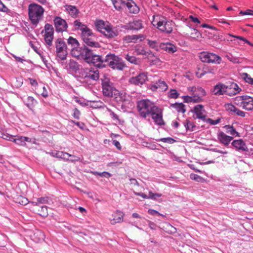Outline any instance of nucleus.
I'll list each match as a JSON object with an SVG mask.
<instances>
[{"mask_svg":"<svg viewBox=\"0 0 253 253\" xmlns=\"http://www.w3.org/2000/svg\"><path fill=\"white\" fill-rule=\"evenodd\" d=\"M90 60L89 63H91L95 66L99 68H104L106 67L105 58H103L101 55L94 54Z\"/></svg>","mask_w":253,"mask_h":253,"instance_id":"obj_20","label":"nucleus"},{"mask_svg":"<svg viewBox=\"0 0 253 253\" xmlns=\"http://www.w3.org/2000/svg\"><path fill=\"white\" fill-rule=\"evenodd\" d=\"M225 94L232 96L237 94L241 91V89L238 84L234 83H232L230 84L225 85Z\"/></svg>","mask_w":253,"mask_h":253,"instance_id":"obj_16","label":"nucleus"},{"mask_svg":"<svg viewBox=\"0 0 253 253\" xmlns=\"http://www.w3.org/2000/svg\"><path fill=\"white\" fill-rule=\"evenodd\" d=\"M124 214L119 211L114 212L109 217V221L111 224L114 225L121 223L123 221Z\"/></svg>","mask_w":253,"mask_h":253,"instance_id":"obj_21","label":"nucleus"},{"mask_svg":"<svg viewBox=\"0 0 253 253\" xmlns=\"http://www.w3.org/2000/svg\"><path fill=\"white\" fill-rule=\"evenodd\" d=\"M74 26L76 30H80L81 31L84 29L86 26L83 24L79 20H76L74 22Z\"/></svg>","mask_w":253,"mask_h":253,"instance_id":"obj_47","label":"nucleus"},{"mask_svg":"<svg viewBox=\"0 0 253 253\" xmlns=\"http://www.w3.org/2000/svg\"><path fill=\"white\" fill-rule=\"evenodd\" d=\"M240 14L242 15H251L253 16V10L251 9H247L246 11H240Z\"/></svg>","mask_w":253,"mask_h":253,"instance_id":"obj_64","label":"nucleus"},{"mask_svg":"<svg viewBox=\"0 0 253 253\" xmlns=\"http://www.w3.org/2000/svg\"><path fill=\"white\" fill-rule=\"evenodd\" d=\"M199 58L203 62L220 64L221 58L218 55L211 52L203 51L200 53Z\"/></svg>","mask_w":253,"mask_h":253,"instance_id":"obj_8","label":"nucleus"},{"mask_svg":"<svg viewBox=\"0 0 253 253\" xmlns=\"http://www.w3.org/2000/svg\"><path fill=\"white\" fill-rule=\"evenodd\" d=\"M184 126L187 130L190 131H193L195 127V126L194 123L189 120H186L184 123Z\"/></svg>","mask_w":253,"mask_h":253,"instance_id":"obj_45","label":"nucleus"},{"mask_svg":"<svg viewBox=\"0 0 253 253\" xmlns=\"http://www.w3.org/2000/svg\"><path fill=\"white\" fill-rule=\"evenodd\" d=\"M171 106L175 108L179 113H184L186 111L185 106L182 103L172 104Z\"/></svg>","mask_w":253,"mask_h":253,"instance_id":"obj_34","label":"nucleus"},{"mask_svg":"<svg viewBox=\"0 0 253 253\" xmlns=\"http://www.w3.org/2000/svg\"><path fill=\"white\" fill-rule=\"evenodd\" d=\"M179 95V94L176 90L171 89L169 92L168 97L170 98L176 99L178 97Z\"/></svg>","mask_w":253,"mask_h":253,"instance_id":"obj_49","label":"nucleus"},{"mask_svg":"<svg viewBox=\"0 0 253 253\" xmlns=\"http://www.w3.org/2000/svg\"><path fill=\"white\" fill-rule=\"evenodd\" d=\"M225 57L230 61L234 63H240L241 62L239 61V59L237 58H233L231 55H226Z\"/></svg>","mask_w":253,"mask_h":253,"instance_id":"obj_63","label":"nucleus"},{"mask_svg":"<svg viewBox=\"0 0 253 253\" xmlns=\"http://www.w3.org/2000/svg\"><path fill=\"white\" fill-rule=\"evenodd\" d=\"M66 9L68 11L69 14L72 17H76L79 13V10L75 6L72 5H68Z\"/></svg>","mask_w":253,"mask_h":253,"instance_id":"obj_36","label":"nucleus"},{"mask_svg":"<svg viewBox=\"0 0 253 253\" xmlns=\"http://www.w3.org/2000/svg\"><path fill=\"white\" fill-rule=\"evenodd\" d=\"M191 30V32L190 34V37L194 39H198L201 37L202 34L197 29L195 28H192L190 27Z\"/></svg>","mask_w":253,"mask_h":253,"instance_id":"obj_42","label":"nucleus"},{"mask_svg":"<svg viewBox=\"0 0 253 253\" xmlns=\"http://www.w3.org/2000/svg\"><path fill=\"white\" fill-rule=\"evenodd\" d=\"M151 23L154 26L163 32L170 34L172 32L173 22L168 21L164 17L159 15L153 16V19Z\"/></svg>","mask_w":253,"mask_h":253,"instance_id":"obj_2","label":"nucleus"},{"mask_svg":"<svg viewBox=\"0 0 253 253\" xmlns=\"http://www.w3.org/2000/svg\"><path fill=\"white\" fill-rule=\"evenodd\" d=\"M217 137L219 142L225 146H228L233 139L232 136H228L222 131H219L217 133Z\"/></svg>","mask_w":253,"mask_h":253,"instance_id":"obj_23","label":"nucleus"},{"mask_svg":"<svg viewBox=\"0 0 253 253\" xmlns=\"http://www.w3.org/2000/svg\"><path fill=\"white\" fill-rule=\"evenodd\" d=\"M55 47L57 56L61 60L66 59L67 51L65 42L61 39H58L55 42Z\"/></svg>","mask_w":253,"mask_h":253,"instance_id":"obj_9","label":"nucleus"},{"mask_svg":"<svg viewBox=\"0 0 253 253\" xmlns=\"http://www.w3.org/2000/svg\"><path fill=\"white\" fill-rule=\"evenodd\" d=\"M147 80V75L146 73H142L139 74L138 76L132 77L129 79V83L137 85L143 84Z\"/></svg>","mask_w":253,"mask_h":253,"instance_id":"obj_17","label":"nucleus"},{"mask_svg":"<svg viewBox=\"0 0 253 253\" xmlns=\"http://www.w3.org/2000/svg\"><path fill=\"white\" fill-rule=\"evenodd\" d=\"M233 101L235 104L246 110H253V98L250 96H238L234 98Z\"/></svg>","mask_w":253,"mask_h":253,"instance_id":"obj_6","label":"nucleus"},{"mask_svg":"<svg viewBox=\"0 0 253 253\" xmlns=\"http://www.w3.org/2000/svg\"><path fill=\"white\" fill-rule=\"evenodd\" d=\"M16 202L21 205H26L29 203L28 199L22 196H18Z\"/></svg>","mask_w":253,"mask_h":253,"instance_id":"obj_48","label":"nucleus"},{"mask_svg":"<svg viewBox=\"0 0 253 253\" xmlns=\"http://www.w3.org/2000/svg\"><path fill=\"white\" fill-rule=\"evenodd\" d=\"M83 76L84 79H90L93 81H97L99 78L98 70L92 69H86Z\"/></svg>","mask_w":253,"mask_h":253,"instance_id":"obj_19","label":"nucleus"},{"mask_svg":"<svg viewBox=\"0 0 253 253\" xmlns=\"http://www.w3.org/2000/svg\"><path fill=\"white\" fill-rule=\"evenodd\" d=\"M44 8L41 5L33 3L28 6V16L32 24L35 27L43 20Z\"/></svg>","mask_w":253,"mask_h":253,"instance_id":"obj_1","label":"nucleus"},{"mask_svg":"<svg viewBox=\"0 0 253 253\" xmlns=\"http://www.w3.org/2000/svg\"><path fill=\"white\" fill-rule=\"evenodd\" d=\"M92 173L94 175H98V176H100L101 177H105L106 178H109L111 176V174L107 171H103L102 172H99L98 171H94V172H92Z\"/></svg>","mask_w":253,"mask_h":253,"instance_id":"obj_51","label":"nucleus"},{"mask_svg":"<svg viewBox=\"0 0 253 253\" xmlns=\"http://www.w3.org/2000/svg\"><path fill=\"white\" fill-rule=\"evenodd\" d=\"M15 138H14L13 142L18 146H26V142L29 143H32L33 144H36V139H32L30 137L26 136H23L20 135L14 136Z\"/></svg>","mask_w":253,"mask_h":253,"instance_id":"obj_14","label":"nucleus"},{"mask_svg":"<svg viewBox=\"0 0 253 253\" xmlns=\"http://www.w3.org/2000/svg\"><path fill=\"white\" fill-rule=\"evenodd\" d=\"M67 42L69 45H71L72 48L77 47V46H79V43L78 41L76 39L73 38L72 37H69V38L68 39Z\"/></svg>","mask_w":253,"mask_h":253,"instance_id":"obj_44","label":"nucleus"},{"mask_svg":"<svg viewBox=\"0 0 253 253\" xmlns=\"http://www.w3.org/2000/svg\"><path fill=\"white\" fill-rule=\"evenodd\" d=\"M53 22L57 32H63L66 31L68 28L67 23L60 17L56 16L53 20Z\"/></svg>","mask_w":253,"mask_h":253,"instance_id":"obj_12","label":"nucleus"},{"mask_svg":"<svg viewBox=\"0 0 253 253\" xmlns=\"http://www.w3.org/2000/svg\"><path fill=\"white\" fill-rule=\"evenodd\" d=\"M0 11L7 14L11 13L10 10L0 0Z\"/></svg>","mask_w":253,"mask_h":253,"instance_id":"obj_57","label":"nucleus"},{"mask_svg":"<svg viewBox=\"0 0 253 253\" xmlns=\"http://www.w3.org/2000/svg\"><path fill=\"white\" fill-rule=\"evenodd\" d=\"M241 77L247 83L253 85V78L246 73H243L240 74Z\"/></svg>","mask_w":253,"mask_h":253,"instance_id":"obj_40","label":"nucleus"},{"mask_svg":"<svg viewBox=\"0 0 253 253\" xmlns=\"http://www.w3.org/2000/svg\"><path fill=\"white\" fill-rule=\"evenodd\" d=\"M37 104V101L34 98V97L32 96H29L27 98L26 105L30 109L33 108Z\"/></svg>","mask_w":253,"mask_h":253,"instance_id":"obj_38","label":"nucleus"},{"mask_svg":"<svg viewBox=\"0 0 253 253\" xmlns=\"http://www.w3.org/2000/svg\"><path fill=\"white\" fill-rule=\"evenodd\" d=\"M225 85L222 83H218L215 85L213 89L212 92L214 95H221L225 94Z\"/></svg>","mask_w":253,"mask_h":253,"instance_id":"obj_29","label":"nucleus"},{"mask_svg":"<svg viewBox=\"0 0 253 253\" xmlns=\"http://www.w3.org/2000/svg\"><path fill=\"white\" fill-rule=\"evenodd\" d=\"M168 86L164 81L159 80L158 82L150 86V89L153 91L157 90L164 91L167 90Z\"/></svg>","mask_w":253,"mask_h":253,"instance_id":"obj_18","label":"nucleus"},{"mask_svg":"<svg viewBox=\"0 0 253 253\" xmlns=\"http://www.w3.org/2000/svg\"><path fill=\"white\" fill-rule=\"evenodd\" d=\"M159 46L161 49L169 53H173L177 50V47L170 42L161 43Z\"/></svg>","mask_w":253,"mask_h":253,"instance_id":"obj_27","label":"nucleus"},{"mask_svg":"<svg viewBox=\"0 0 253 253\" xmlns=\"http://www.w3.org/2000/svg\"><path fill=\"white\" fill-rule=\"evenodd\" d=\"M142 23L141 20H134L130 23V28L131 29L139 30L142 28Z\"/></svg>","mask_w":253,"mask_h":253,"instance_id":"obj_32","label":"nucleus"},{"mask_svg":"<svg viewBox=\"0 0 253 253\" xmlns=\"http://www.w3.org/2000/svg\"><path fill=\"white\" fill-rule=\"evenodd\" d=\"M83 48L77 46L74 48H72L71 54L72 55L77 58H82V49Z\"/></svg>","mask_w":253,"mask_h":253,"instance_id":"obj_37","label":"nucleus"},{"mask_svg":"<svg viewBox=\"0 0 253 253\" xmlns=\"http://www.w3.org/2000/svg\"><path fill=\"white\" fill-rule=\"evenodd\" d=\"M232 145L237 151L242 152L248 151V147L245 142L242 139L233 141Z\"/></svg>","mask_w":253,"mask_h":253,"instance_id":"obj_25","label":"nucleus"},{"mask_svg":"<svg viewBox=\"0 0 253 253\" xmlns=\"http://www.w3.org/2000/svg\"><path fill=\"white\" fill-rule=\"evenodd\" d=\"M126 59L131 63L134 64H138V61L135 56L129 55L128 54L126 55Z\"/></svg>","mask_w":253,"mask_h":253,"instance_id":"obj_50","label":"nucleus"},{"mask_svg":"<svg viewBox=\"0 0 253 253\" xmlns=\"http://www.w3.org/2000/svg\"><path fill=\"white\" fill-rule=\"evenodd\" d=\"M225 127L227 129V132L230 133L231 135L233 136H238V132L236 130V129L233 127V126H230L229 125H226L225 126Z\"/></svg>","mask_w":253,"mask_h":253,"instance_id":"obj_46","label":"nucleus"},{"mask_svg":"<svg viewBox=\"0 0 253 253\" xmlns=\"http://www.w3.org/2000/svg\"><path fill=\"white\" fill-rule=\"evenodd\" d=\"M44 234L40 231L36 232L33 235V240L36 242H39L44 239Z\"/></svg>","mask_w":253,"mask_h":253,"instance_id":"obj_39","label":"nucleus"},{"mask_svg":"<svg viewBox=\"0 0 253 253\" xmlns=\"http://www.w3.org/2000/svg\"><path fill=\"white\" fill-rule=\"evenodd\" d=\"M196 94L202 98L203 97L206 95V92L205 89H204L201 87H197V89L196 92Z\"/></svg>","mask_w":253,"mask_h":253,"instance_id":"obj_54","label":"nucleus"},{"mask_svg":"<svg viewBox=\"0 0 253 253\" xmlns=\"http://www.w3.org/2000/svg\"><path fill=\"white\" fill-rule=\"evenodd\" d=\"M7 238L3 235H0V246L4 247L7 242Z\"/></svg>","mask_w":253,"mask_h":253,"instance_id":"obj_60","label":"nucleus"},{"mask_svg":"<svg viewBox=\"0 0 253 253\" xmlns=\"http://www.w3.org/2000/svg\"><path fill=\"white\" fill-rule=\"evenodd\" d=\"M191 97L192 98V102L193 103L200 102H201L203 100L200 96L197 95V94L192 95Z\"/></svg>","mask_w":253,"mask_h":253,"instance_id":"obj_61","label":"nucleus"},{"mask_svg":"<svg viewBox=\"0 0 253 253\" xmlns=\"http://www.w3.org/2000/svg\"><path fill=\"white\" fill-rule=\"evenodd\" d=\"M13 84L15 87H20L23 84V79L21 78H16Z\"/></svg>","mask_w":253,"mask_h":253,"instance_id":"obj_56","label":"nucleus"},{"mask_svg":"<svg viewBox=\"0 0 253 253\" xmlns=\"http://www.w3.org/2000/svg\"><path fill=\"white\" fill-rule=\"evenodd\" d=\"M205 122L210 124L211 125H215L220 123V119L218 118L216 120H213L211 118H208L206 120V121Z\"/></svg>","mask_w":253,"mask_h":253,"instance_id":"obj_58","label":"nucleus"},{"mask_svg":"<svg viewBox=\"0 0 253 253\" xmlns=\"http://www.w3.org/2000/svg\"><path fill=\"white\" fill-rule=\"evenodd\" d=\"M102 87L103 95L107 97H113L116 93L115 91H117V89L112 86V84L107 78L102 80Z\"/></svg>","mask_w":253,"mask_h":253,"instance_id":"obj_11","label":"nucleus"},{"mask_svg":"<svg viewBox=\"0 0 253 253\" xmlns=\"http://www.w3.org/2000/svg\"><path fill=\"white\" fill-rule=\"evenodd\" d=\"M147 41L148 44L150 47L154 48L157 50H158V43L156 41H151L150 40H148Z\"/></svg>","mask_w":253,"mask_h":253,"instance_id":"obj_55","label":"nucleus"},{"mask_svg":"<svg viewBox=\"0 0 253 253\" xmlns=\"http://www.w3.org/2000/svg\"><path fill=\"white\" fill-rule=\"evenodd\" d=\"M125 6L127 7L129 12L131 13L136 14L139 11V7L132 1L126 2Z\"/></svg>","mask_w":253,"mask_h":253,"instance_id":"obj_31","label":"nucleus"},{"mask_svg":"<svg viewBox=\"0 0 253 253\" xmlns=\"http://www.w3.org/2000/svg\"><path fill=\"white\" fill-rule=\"evenodd\" d=\"M164 228L166 232L170 234L175 233L176 231V229L168 223H165Z\"/></svg>","mask_w":253,"mask_h":253,"instance_id":"obj_41","label":"nucleus"},{"mask_svg":"<svg viewBox=\"0 0 253 253\" xmlns=\"http://www.w3.org/2000/svg\"><path fill=\"white\" fill-rule=\"evenodd\" d=\"M150 115L152 116V119L157 125L161 126L164 124L162 111L158 107L157 109H156L154 112H152Z\"/></svg>","mask_w":253,"mask_h":253,"instance_id":"obj_24","label":"nucleus"},{"mask_svg":"<svg viewBox=\"0 0 253 253\" xmlns=\"http://www.w3.org/2000/svg\"><path fill=\"white\" fill-rule=\"evenodd\" d=\"M38 209H36L37 213L42 217H45L48 215L47 208L46 206H40Z\"/></svg>","mask_w":253,"mask_h":253,"instance_id":"obj_35","label":"nucleus"},{"mask_svg":"<svg viewBox=\"0 0 253 253\" xmlns=\"http://www.w3.org/2000/svg\"><path fill=\"white\" fill-rule=\"evenodd\" d=\"M50 154L54 157L58 158H61L63 159H69V156H73L76 158L74 160H71V161L74 162V161H78L80 160V158L78 157H76L75 156L71 155L68 153L66 152H63L62 151H55L51 152Z\"/></svg>","mask_w":253,"mask_h":253,"instance_id":"obj_22","label":"nucleus"},{"mask_svg":"<svg viewBox=\"0 0 253 253\" xmlns=\"http://www.w3.org/2000/svg\"><path fill=\"white\" fill-rule=\"evenodd\" d=\"M142 36L141 35H128L125 36L123 38V40L126 43L129 42H136L137 41L139 40L140 41H142Z\"/></svg>","mask_w":253,"mask_h":253,"instance_id":"obj_30","label":"nucleus"},{"mask_svg":"<svg viewBox=\"0 0 253 253\" xmlns=\"http://www.w3.org/2000/svg\"><path fill=\"white\" fill-rule=\"evenodd\" d=\"M192 112L197 119H201L204 122L207 119L206 111L204 109L203 105L201 104L196 105L193 108Z\"/></svg>","mask_w":253,"mask_h":253,"instance_id":"obj_15","label":"nucleus"},{"mask_svg":"<svg viewBox=\"0 0 253 253\" xmlns=\"http://www.w3.org/2000/svg\"><path fill=\"white\" fill-rule=\"evenodd\" d=\"M135 51L137 55H143L146 56H149L152 54V53L150 50L146 51L141 46L137 47Z\"/></svg>","mask_w":253,"mask_h":253,"instance_id":"obj_33","label":"nucleus"},{"mask_svg":"<svg viewBox=\"0 0 253 253\" xmlns=\"http://www.w3.org/2000/svg\"><path fill=\"white\" fill-rule=\"evenodd\" d=\"M81 37L87 45L94 47H100L99 43L92 39V37H93V34L91 30L87 26L81 31Z\"/></svg>","mask_w":253,"mask_h":253,"instance_id":"obj_7","label":"nucleus"},{"mask_svg":"<svg viewBox=\"0 0 253 253\" xmlns=\"http://www.w3.org/2000/svg\"><path fill=\"white\" fill-rule=\"evenodd\" d=\"M44 33V40L46 45L50 47L52 44L53 40L54 29L52 25L47 23L45 24L44 27V30L42 33Z\"/></svg>","mask_w":253,"mask_h":253,"instance_id":"obj_10","label":"nucleus"},{"mask_svg":"<svg viewBox=\"0 0 253 253\" xmlns=\"http://www.w3.org/2000/svg\"><path fill=\"white\" fill-rule=\"evenodd\" d=\"M225 109L231 114H233V112L235 111L236 107L231 103H227L224 105Z\"/></svg>","mask_w":253,"mask_h":253,"instance_id":"obj_52","label":"nucleus"},{"mask_svg":"<svg viewBox=\"0 0 253 253\" xmlns=\"http://www.w3.org/2000/svg\"><path fill=\"white\" fill-rule=\"evenodd\" d=\"M162 194L160 193H153L151 191H149V198L152 200H156L157 198L161 197Z\"/></svg>","mask_w":253,"mask_h":253,"instance_id":"obj_62","label":"nucleus"},{"mask_svg":"<svg viewBox=\"0 0 253 253\" xmlns=\"http://www.w3.org/2000/svg\"><path fill=\"white\" fill-rule=\"evenodd\" d=\"M105 63L113 69L122 70L125 67L122 59L114 54H108L105 58Z\"/></svg>","mask_w":253,"mask_h":253,"instance_id":"obj_5","label":"nucleus"},{"mask_svg":"<svg viewBox=\"0 0 253 253\" xmlns=\"http://www.w3.org/2000/svg\"><path fill=\"white\" fill-rule=\"evenodd\" d=\"M79 67L78 62L74 60H70L66 66L68 72L72 74L76 73L79 70Z\"/></svg>","mask_w":253,"mask_h":253,"instance_id":"obj_28","label":"nucleus"},{"mask_svg":"<svg viewBox=\"0 0 253 253\" xmlns=\"http://www.w3.org/2000/svg\"><path fill=\"white\" fill-rule=\"evenodd\" d=\"M137 108L140 116L144 118L157 109V106L154 105L150 101L145 99L138 102Z\"/></svg>","mask_w":253,"mask_h":253,"instance_id":"obj_4","label":"nucleus"},{"mask_svg":"<svg viewBox=\"0 0 253 253\" xmlns=\"http://www.w3.org/2000/svg\"><path fill=\"white\" fill-rule=\"evenodd\" d=\"M115 91V93H116L113 96V98L116 101L119 103H123L125 104L129 103L131 99V97L129 95L124 91H119L118 90Z\"/></svg>","mask_w":253,"mask_h":253,"instance_id":"obj_13","label":"nucleus"},{"mask_svg":"<svg viewBox=\"0 0 253 253\" xmlns=\"http://www.w3.org/2000/svg\"><path fill=\"white\" fill-rule=\"evenodd\" d=\"M95 25L97 30L107 38H112L118 35V31L114 30L112 25L108 22L101 20H97L95 22Z\"/></svg>","mask_w":253,"mask_h":253,"instance_id":"obj_3","label":"nucleus"},{"mask_svg":"<svg viewBox=\"0 0 253 253\" xmlns=\"http://www.w3.org/2000/svg\"><path fill=\"white\" fill-rule=\"evenodd\" d=\"M126 2L122 0H116L113 2V5L116 9L120 10L123 7H125Z\"/></svg>","mask_w":253,"mask_h":253,"instance_id":"obj_43","label":"nucleus"},{"mask_svg":"<svg viewBox=\"0 0 253 253\" xmlns=\"http://www.w3.org/2000/svg\"><path fill=\"white\" fill-rule=\"evenodd\" d=\"M82 53V58H83L87 63H89L94 55L92 50L88 47H84L83 48Z\"/></svg>","mask_w":253,"mask_h":253,"instance_id":"obj_26","label":"nucleus"},{"mask_svg":"<svg viewBox=\"0 0 253 253\" xmlns=\"http://www.w3.org/2000/svg\"><path fill=\"white\" fill-rule=\"evenodd\" d=\"M0 137L5 140L13 142L14 136L9 134L7 133L2 132V135H1Z\"/></svg>","mask_w":253,"mask_h":253,"instance_id":"obj_53","label":"nucleus"},{"mask_svg":"<svg viewBox=\"0 0 253 253\" xmlns=\"http://www.w3.org/2000/svg\"><path fill=\"white\" fill-rule=\"evenodd\" d=\"M160 141H162L165 143H169V144H172L174 143L176 140L173 139L171 137H166V138H161Z\"/></svg>","mask_w":253,"mask_h":253,"instance_id":"obj_59","label":"nucleus"}]
</instances>
